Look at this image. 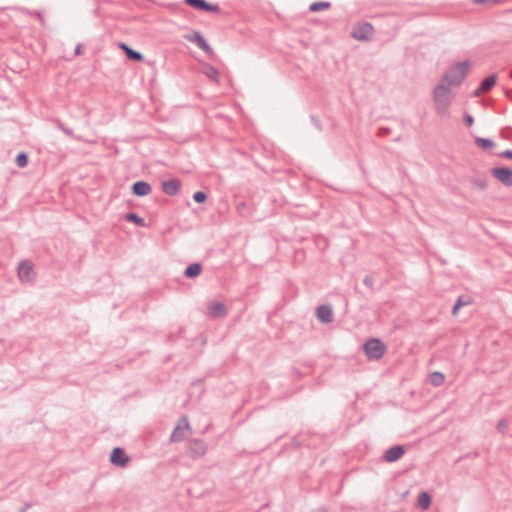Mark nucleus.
<instances>
[{
	"label": "nucleus",
	"instance_id": "10",
	"mask_svg": "<svg viewBox=\"0 0 512 512\" xmlns=\"http://www.w3.org/2000/svg\"><path fill=\"white\" fill-rule=\"evenodd\" d=\"M129 461H130V458L127 456L124 449H122L120 447H115L112 449V451L110 453V462L113 465H115L117 467L124 468L128 465Z\"/></svg>",
	"mask_w": 512,
	"mask_h": 512
},
{
	"label": "nucleus",
	"instance_id": "5",
	"mask_svg": "<svg viewBox=\"0 0 512 512\" xmlns=\"http://www.w3.org/2000/svg\"><path fill=\"white\" fill-rule=\"evenodd\" d=\"M184 39L196 44L201 50H203L208 56H213L214 51L211 46L207 43L201 32L194 30L189 34L184 35Z\"/></svg>",
	"mask_w": 512,
	"mask_h": 512
},
{
	"label": "nucleus",
	"instance_id": "46",
	"mask_svg": "<svg viewBox=\"0 0 512 512\" xmlns=\"http://www.w3.org/2000/svg\"><path fill=\"white\" fill-rule=\"evenodd\" d=\"M507 96L510 98V100L512 101V91H508L507 92Z\"/></svg>",
	"mask_w": 512,
	"mask_h": 512
},
{
	"label": "nucleus",
	"instance_id": "20",
	"mask_svg": "<svg viewBox=\"0 0 512 512\" xmlns=\"http://www.w3.org/2000/svg\"><path fill=\"white\" fill-rule=\"evenodd\" d=\"M203 73L206 77L214 82H219V71L210 64H205L203 66Z\"/></svg>",
	"mask_w": 512,
	"mask_h": 512
},
{
	"label": "nucleus",
	"instance_id": "13",
	"mask_svg": "<svg viewBox=\"0 0 512 512\" xmlns=\"http://www.w3.org/2000/svg\"><path fill=\"white\" fill-rule=\"evenodd\" d=\"M182 183L177 178H172L162 182V190L168 196H175L179 194Z\"/></svg>",
	"mask_w": 512,
	"mask_h": 512
},
{
	"label": "nucleus",
	"instance_id": "30",
	"mask_svg": "<svg viewBox=\"0 0 512 512\" xmlns=\"http://www.w3.org/2000/svg\"><path fill=\"white\" fill-rule=\"evenodd\" d=\"M455 303H457V306H459L461 308V307H464V306L470 304L471 300L469 297L459 296L458 299L455 301Z\"/></svg>",
	"mask_w": 512,
	"mask_h": 512
},
{
	"label": "nucleus",
	"instance_id": "40",
	"mask_svg": "<svg viewBox=\"0 0 512 512\" xmlns=\"http://www.w3.org/2000/svg\"><path fill=\"white\" fill-rule=\"evenodd\" d=\"M459 309H460V307H459V306H457V303H454V305H453V307H452V311H451V312H452V314H453V315H456V314L458 313Z\"/></svg>",
	"mask_w": 512,
	"mask_h": 512
},
{
	"label": "nucleus",
	"instance_id": "29",
	"mask_svg": "<svg viewBox=\"0 0 512 512\" xmlns=\"http://www.w3.org/2000/svg\"><path fill=\"white\" fill-rule=\"evenodd\" d=\"M508 427H509V423L506 419H500L497 423V430L501 433H506V431L508 430Z\"/></svg>",
	"mask_w": 512,
	"mask_h": 512
},
{
	"label": "nucleus",
	"instance_id": "32",
	"mask_svg": "<svg viewBox=\"0 0 512 512\" xmlns=\"http://www.w3.org/2000/svg\"><path fill=\"white\" fill-rule=\"evenodd\" d=\"M310 120H311L312 124L315 126L316 129L322 130L321 121L319 120V118L317 116L311 115L310 116Z\"/></svg>",
	"mask_w": 512,
	"mask_h": 512
},
{
	"label": "nucleus",
	"instance_id": "21",
	"mask_svg": "<svg viewBox=\"0 0 512 512\" xmlns=\"http://www.w3.org/2000/svg\"><path fill=\"white\" fill-rule=\"evenodd\" d=\"M124 218L127 222L134 223L140 227H144L146 225L145 220L135 212L127 213Z\"/></svg>",
	"mask_w": 512,
	"mask_h": 512
},
{
	"label": "nucleus",
	"instance_id": "44",
	"mask_svg": "<svg viewBox=\"0 0 512 512\" xmlns=\"http://www.w3.org/2000/svg\"><path fill=\"white\" fill-rule=\"evenodd\" d=\"M120 47H121L125 52L127 51V49H129V48H130V47H129L127 44H125V43H121V44H120Z\"/></svg>",
	"mask_w": 512,
	"mask_h": 512
},
{
	"label": "nucleus",
	"instance_id": "6",
	"mask_svg": "<svg viewBox=\"0 0 512 512\" xmlns=\"http://www.w3.org/2000/svg\"><path fill=\"white\" fill-rule=\"evenodd\" d=\"M187 451L192 459H198L206 454L207 444L202 439H190L187 442Z\"/></svg>",
	"mask_w": 512,
	"mask_h": 512
},
{
	"label": "nucleus",
	"instance_id": "22",
	"mask_svg": "<svg viewBox=\"0 0 512 512\" xmlns=\"http://www.w3.org/2000/svg\"><path fill=\"white\" fill-rule=\"evenodd\" d=\"M330 7H331V3L328 1H317V2H313L309 6V10L311 12H320L323 10H328Z\"/></svg>",
	"mask_w": 512,
	"mask_h": 512
},
{
	"label": "nucleus",
	"instance_id": "25",
	"mask_svg": "<svg viewBox=\"0 0 512 512\" xmlns=\"http://www.w3.org/2000/svg\"><path fill=\"white\" fill-rule=\"evenodd\" d=\"M470 182L471 185L478 190H485L487 187V180L483 177H473Z\"/></svg>",
	"mask_w": 512,
	"mask_h": 512
},
{
	"label": "nucleus",
	"instance_id": "26",
	"mask_svg": "<svg viewBox=\"0 0 512 512\" xmlns=\"http://www.w3.org/2000/svg\"><path fill=\"white\" fill-rule=\"evenodd\" d=\"M125 54H126V57L129 60H132V61H135V62H140V61H142L144 59V57H143L141 52L136 51V50L132 49L131 47L129 49H127Z\"/></svg>",
	"mask_w": 512,
	"mask_h": 512
},
{
	"label": "nucleus",
	"instance_id": "47",
	"mask_svg": "<svg viewBox=\"0 0 512 512\" xmlns=\"http://www.w3.org/2000/svg\"><path fill=\"white\" fill-rule=\"evenodd\" d=\"M400 139H401V137H400V136H398V137H396V138L394 139V141H399Z\"/></svg>",
	"mask_w": 512,
	"mask_h": 512
},
{
	"label": "nucleus",
	"instance_id": "39",
	"mask_svg": "<svg viewBox=\"0 0 512 512\" xmlns=\"http://www.w3.org/2000/svg\"><path fill=\"white\" fill-rule=\"evenodd\" d=\"M204 381H205V378H198V379L194 380L191 385L192 386L202 385L204 383Z\"/></svg>",
	"mask_w": 512,
	"mask_h": 512
},
{
	"label": "nucleus",
	"instance_id": "28",
	"mask_svg": "<svg viewBox=\"0 0 512 512\" xmlns=\"http://www.w3.org/2000/svg\"><path fill=\"white\" fill-rule=\"evenodd\" d=\"M193 200L198 204H202L207 200V194L203 191H196L193 194Z\"/></svg>",
	"mask_w": 512,
	"mask_h": 512
},
{
	"label": "nucleus",
	"instance_id": "3",
	"mask_svg": "<svg viewBox=\"0 0 512 512\" xmlns=\"http://www.w3.org/2000/svg\"><path fill=\"white\" fill-rule=\"evenodd\" d=\"M363 350L369 360H379L384 355L386 346L380 339L370 338L364 343Z\"/></svg>",
	"mask_w": 512,
	"mask_h": 512
},
{
	"label": "nucleus",
	"instance_id": "45",
	"mask_svg": "<svg viewBox=\"0 0 512 512\" xmlns=\"http://www.w3.org/2000/svg\"><path fill=\"white\" fill-rule=\"evenodd\" d=\"M245 207V203L244 202H239L237 204V209L240 210L241 208H244Z\"/></svg>",
	"mask_w": 512,
	"mask_h": 512
},
{
	"label": "nucleus",
	"instance_id": "37",
	"mask_svg": "<svg viewBox=\"0 0 512 512\" xmlns=\"http://www.w3.org/2000/svg\"><path fill=\"white\" fill-rule=\"evenodd\" d=\"M500 157L512 160V150L508 149L499 154Z\"/></svg>",
	"mask_w": 512,
	"mask_h": 512
},
{
	"label": "nucleus",
	"instance_id": "7",
	"mask_svg": "<svg viewBox=\"0 0 512 512\" xmlns=\"http://www.w3.org/2000/svg\"><path fill=\"white\" fill-rule=\"evenodd\" d=\"M191 430L188 418L186 416H182L176 425V427L173 429L171 435H170V442L172 443H178L184 440L185 434L184 430Z\"/></svg>",
	"mask_w": 512,
	"mask_h": 512
},
{
	"label": "nucleus",
	"instance_id": "35",
	"mask_svg": "<svg viewBox=\"0 0 512 512\" xmlns=\"http://www.w3.org/2000/svg\"><path fill=\"white\" fill-rule=\"evenodd\" d=\"M363 283L370 289H373L374 279L370 275H366L363 279Z\"/></svg>",
	"mask_w": 512,
	"mask_h": 512
},
{
	"label": "nucleus",
	"instance_id": "36",
	"mask_svg": "<svg viewBox=\"0 0 512 512\" xmlns=\"http://www.w3.org/2000/svg\"><path fill=\"white\" fill-rule=\"evenodd\" d=\"M58 127L68 136L73 137V130L67 127H64L62 123L58 124Z\"/></svg>",
	"mask_w": 512,
	"mask_h": 512
},
{
	"label": "nucleus",
	"instance_id": "18",
	"mask_svg": "<svg viewBox=\"0 0 512 512\" xmlns=\"http://www.w3.org/2000/svg\"><path fill=\"white\" fill-rule=\"evenodd\" d=\"M432 497L428 492H420L417 497V504L418 506L423 509L427 510L431 506Z\"/></svg>",
	"mask_w": 512,
	"mask_h": 512
},
{
	"label": "nucleus",
	"instance_id": "2",
	"mask_svg": "<svg viewBox=\"0 0 512 512\" xmlns=\"http://www.w3.org/2000/svg\"><path fill=\"white\" fill-rule=\"evenodd\" d=\"M470 67L469 60L458 62L447 70L441 81L450 86H459L466 78Z\"/></svg>",
	"mask_w": 512,
	"mask_h": 512
},
{
	"label": "nucleus",
	"instance_id": "43",
	"mask_svg": "<svg viewBox=\"0 0 512 512\" xmlns=\"http://www.w3.org/2000/svg\"><path fill=\"white\" fill-rule=\"evenodd\" d=\"M35 15L37 16V18H39L41 23H44V17L40 12H35Z\"/></svg>",
	"mask_w": 512,
	"mask_h": 512
},
{
	"label": "nucleus",
	"instance_id": "34",
	"mask_svg": "<svg viewBox=\"0 0 512 512\" xmlns=\"http://www.w3.org/2000/svg\"><path fill=\"white\" fill-rule=\"evenodd\" d=\"M463 121H464L466 126L471 127L473 125V123H474V118H473L472 115L466 113L464 115V117H463Z\"/></svg>",
	"mask_w": 512,
	"mask_h": 512
},
{
	"label": "nucleus",
	"instance_id": "27",
	"mask_svg": "<svg viewBox=\"0 0 512 512\" xmlns=\"http://www.w3.org/2000/svg\"><path fill=\"white\" fill-rule=\"evenodd\" d=\"M15 162L19 168H24L28 164V155L25 152H20L15 159Z\"/></svg>",
	"mask_w": 512,
	"mask_h": 512
},
{
	"label": "nucleus",
	"instance_id": "4",
	"mask_svg": "<svg viewBox=\"0 0 512 512\" xmlns=\"http://www.w3.org/2000/svg\"><path fill=\"white\" fill-rule=\"evenodd\" d=\"M374 32L373 26L368 22H362L355 25L350 33L351 37L358 41H368Z\"/></svg>",
	"mask_w": 512,
	"mask_h": 512
},
{
	"label": "nucleus",
	"instance_id": "31",
	"mask_svg": "<svg viewBox=\"0 0 512 512\" xmlns=\"http://www.w3.org/2000/svg\"><path fill=\"white\" fill-rule=\"evenodd\" d=\"M500 134L504 139H510L512 136V128L505 127L500 131Z\"/></svg>",
	"mask_w": 512,
	"mask_h": 512
},
{
	"label": "nucleus",
	"instance_id": "8",
	"mask_svg": "<svg viewBox=\"0 0 512 512\" xmlns=\"http://www.w3.org/2000/svg\"><path fill=\"white\" fill-rule=\"evenodd\" d=\"M492 175L503 185L512 187V169L509 167H494L491 169Z\"/></svg>",
	"mask_w": 512,
	"mask_h": 512
},
{
	"label": "nucleus",
	"instance_id": "41",
	"mask_svg": "<svg viewBox=\"0 0 512 512\" xmlns=\"http://www.w3.org/2000/svg\"><path fill=\"white\" fill-rule=\"evenodd\" d=\"M32 506L31 503H26L20 510L19 512H26L30 507Z\"/></svg>",
	"mask_w": 512,
	"mask_h": 512
},
{
	"label": "nucleus",
	"instance_id": "38",
	"mask_svg": "<svg viewBox=\"0 0 512 512\" xmlns=\"http://www.w3.org/2000/svg\"><path fill=\"white\" fill-rule=\"evenodd\" d=\"M75 55L83 54V46L82 44H77L74 51Z\"/></svg>",
	"mask_w": 512,
	"mask_h": 512
},
{
	"label": "nucleus",
	"instance_id": "16",
	"mask_svg": "<svg viewBox=\"0 0 512 512\" xmlns=\"http://www.w3.org/2000/svg\"><path fill=\"white\" fill-rule=\"evenodd\" d=\"M316 316L321 323H331L333 321V311L328 305H320L316 309Z\"/></svg>",
	"mask_w": 512,
	"mask_h": 512
},
{
	"label": "nucleus",
	"instance_id": "14",
	"mask_svg": "<svg viewBox=\"0 0 512 512\" xmlns=\"http://www.w3.org/2000/svg\"><path fill=\"white\" fill-rule=\"evenodd\" d=\"M404 453L405 449L402 445H395L384 452L383 459L386 462L392 463L398 461Z\"/></svg>",
	"mask_w": 512,
	"mask_h": 512
},
{
	"label": "nucleus",
	"instance_id": "12",
	"mask_svg": "<svg viewBox=\"0 0 512 512\" xmlns=\"http://www.w3.org/2000/svg\"><path fill=\"white\" fill-rule=\"evenodd\" d=\"M33 264L29 260H23L18 266V277L22 282H29L32 280Z\"/></svg>",
	"mask_w": 512,
	"mask_h": 512
},
{
	"label": "nucleus",
	"instance_id": "23",
	"mask_svg": "<svg viewBox=\"0 0 512 512\" xmlns=\"http://www.w3.org/2000/svg\"><path fill=\"white\" fill-rule=\"evenodd\" d=\"M475 143L479 148L483 150H488L495 146L494 141L489 138L476 137Z\"/></svg>",
	"mask_w": 512,
	"mask_h": 512
},
{
	"label": "nucleus",
	"instance_id": "24",
	"mask_svg": "<svg viewBox=\"0 0 512 512\" xmlns=\"http://www.w3.org/2000/svg\"><path fill=\"white\" fill-rule=\"evenodd\" d=\"M445 381V376L443 373L435 371L430 374V383L435 386H441Z\"/></svg>",
	"mask_w": 512,
	"mask_h": 512
},
{
	"label": "nucleus",
	"instance_id": "1",
	"mask_svg": "<svg viewBox=\"0 0 512 512\" xmlns=\"http://www.w3.org/2000/svg\"><path fill=\"white\" fill-rule=\"evenodd\" d=\"M446 83L440 81V83L433 90V100L435 104V110L437 114L444 115L453 100V94L451 89Z\"/></svg>",
	"mask_w": 512,
	"mask_h": 512
},
{
	"label": "nucleus",
	"instance_id": "17",
	"mask_svg": "<svg viewBox=\"0 0 512 512\" xmlns=\"http://www.w3.org/2000/svg\"><path fill=\"white\" fill-rule=\"evenodd\" d=\"M202 272V265L198 262L191 263L184 270V276L189 279L198 277Z\"/></svg>",
	"mask_w": 512,
	"mask_h": 512
},
{
	"label": "nucleus",
	"instance_id": "9",
	"mask_svg": "<svg viewBox=\"0 0 512 512\" xmlns=\"http://www.w3.org/2000/svg\"><path fill=\"white\" fill-rule=\"evenodd\" d=\"M184 3L196 10L220 13L221 8L217 4H210L206 0H184Z\"/></svg>",
	"mask_w": 512,
	"mask_h": 512
},
{
	"label": "nucleus",
	"instance_id": "15",
	"mask_svg": "<svg viewBox=\"0 0 512 512\" xmlns=\"http://www.w3.org/2000/svg\"><path fill=\"white\" fill-rule=\"evenodd\" d=\"M131 191L133 195L143 197L151 193L152 187L148 182L140 180L132 184Z\"/></svg>",
	"mask_w": 512,
	"mask_h": 512
},
{
	"label": "nucleus",
	"instance_id": "42",
	"mask_svg": "<svg viewBox=\"0 0 512 512\" xmlns=\"http://www.w3.org/2000/svg\"><path fill=\"white\" fill-rule=\"evenodd\" d=\"M482 93H485L484 91L480 90V86L474 91L473 95L478 97L480 96Z\"/></svg>",
	"mask_w": 512,
	"mask_h": 512
},
{
	"label": "nucleus",
	"instance_id": "19",
	"mask_svg": "<svg viewBox=\"0 0 512 512\" xmlns=\"http://www.w3.org/2000/svg\"><path fill=\"white\" fill-rule=\"evenodd\" d=\"M496 82V74H491L480 82V90L484 92H489L496 85Z\"/></svg>",
	"mask_w": 512,
	"mask_h": 512
},
{
	"label": "nucleus",
	"instance_id": "11",
	"mask_svg": "<svg viewBox=\"0 0 512 512\" xmlns=\"http://www.w3.org/2000/svg\"><path fill=\"white\" fill-rule=\"evenodd\" d=\"M227 314H228V309L224 303L217 302V301L209 303L208 315L211 318L221 319V318L226 317Z\"/></svg>",
	"mask_w": 512,
	"mask_h": 512
},
{
	"label": "nucleus",
	"instance_id": "33",
	"mask_svg": "<svg viewBox=\"0 0 512 512\" xmlns=\"http://www.w3.org/2000/svg\"><path fill=\"white\" fill-rule=\"evenodd\" d=\"M390 133H391V129L390 128H388V127H380L378 129L377 135L380 136V137H386V136L390 135Z\"/></svg>",
	"mask_w": 512,
	"mask_h": 512
}]
</instances>
